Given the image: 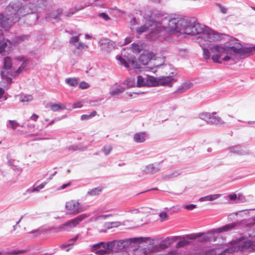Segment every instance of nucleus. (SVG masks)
Instances as JSON below:
<instances>
[{
    "label": "nucleus",
    "instance_id": "obj_44",
    "mask_svg": "<svg viewBox=\"0 0 255 255\" xmlns=\"http://www.w3.org/2000/svg\"><path fill=\"white\" fill-rule=\"evenodd\" d=\"M90 87V85L85 82H82L79 85V87L82 89H86Z\"/></svg>",
    "mask_w": 255,
    "mask_h": 255
},
{
    "label": "nucleus",
    "instance_id": "obj_8",
    "mask_svg": "<svg viewBox=\"0 0 255 255\" xmlns=\"http://www.w3.org/2000/svg\"><path fill=\"white\" fill-rule=\"evenodd\" d=\"M149 240V238H133L116 241V245L118 250H122L129 247L130 244L133 243H141L145 242L146 241Z\"/></svg>",
    "mask_w": 255,
    "mask_h": 255
},
{
    "label": "nucleus",
    "instance_id": "obj_16",
    "mask_svg": "<svg viewBox=\"0 0 255 255\" xmlns=\"http://www.w3.org/2000/svg\"><path fill=\"white\" fill-rule=\"evenodd\" d=\"M237 225L236 223H232L224 225L220 228L212 229L208 232L211 234H219L221 233L226 232L234 229Z\"/></svg>",
    "mask_w": 255,
    "mask_h": 255
},
{
    "label": "nucleus",
    "instance_id": "obj_21",
    "mask_svg": "<svg viewBox=\"0 0 255 255\" xmlns=\"http://www.w3.org/2000/svg\"><path fill=\"white\" fill-rule=\"evenodd\" d=\"M193 86L192 83L189 82H186L182 83L176 91V93H183L191 88Z\"/></svg>",
    "mask_w": 255,
    "mask_h": 255
},
{
    "label": "nucleus",
    "instance_id": "obj_38",
    "mask_svg": "<svg viewBox=\"0 0 255 255\" xmlns=\"http://www.w3.org/2000/svg\"><path fill=\"white\" fill-rule=\"evenodd\" d=\"M203 57L204 59L208 60L210 58V53L209 50L206 48H203Z\"/></svg>",
    "mask_w": 255,
    "mask_h": 255
},
{
    "label": "nucleus",
    "instance_id": "obj_34",
    "mask_svg": "<svg viewBox=\"0 0 255 255\" xmlns=\"http://www.w3.org/2000/svg\"><path fill=\"white\" fill-rule=\"evenodd\" d=\"M97 115V112L96 111H93L89 115H83L81 116V119L83 120H88L91 119L92 117H95Z\"/></svg>",
    "mask_w": 255,
    "mask_h": 255
},
{
    "label": "nucleus",
    "instance_id": "obj_53",
    "mask_svg": "<svg viewBox=\"0 0 255 255\" xmlns=\"http://www.w3.org/2000/svg\"><path fill=\"white\" fill-rule=\"evenodd\" d=\"M22 217H21L20 219L16 222V225L13 226L14 231L16 230V225L20 223V222L22 220Z\"/></svg>",
    "mask_w": 255,
    "mask_h": 255
},
{
    "label": "nucleus",
    "instance_id": "obj_31",
    "mask_svg": "<svg viewBox=\"0 0 255 255\" xmlns=\"http://www.w3.org/2000/svg\"><path fill=\"white\" fill-rule=\"evenodd\" d=\"M124 84L126 85L128 88L132 87L135 84V80L133 78H128L124 81Z\"/></svg>",
    "mask_w": 255,
    "mask_h": 255
},
{
    "label": "nucleus",
    "instance_id": "obj_36",
    "mask_svg": "<svg viewBox=\"0 0 255 255\" xmlns=\"http://www.w3.org/2000/svg\"><path fill=\"white\" fill-rule=\"evenodd\" d=\"M140 63H139V61L137 60H132L131 61V65L132 67L134 69H140L141 68V65Z\"/></svg>",
    "mask_w": 255,
    "mask_h": 255
},
{
    "label": "nucleus",
    "instance_id": "obj_13",
    "mask_svg": "<svg viewBox=\"0 0 255 255\" xmlns=\"http://www.w3.org/2000/svg\"><path fill=\"white\" fill-rule=\"evenodd\" d=\"M158 251L157 247H154L151 245H149L146 248L139 247L136 248L133 251L134 255H146L151 252H155Z\"/></svg>",
    "mask_w": 255,
    "mask_h": 255
},
{
    "label": "nucleus",
    "instance_id": "obj_7",
    "mask_svg": "<svg viewBox=\"0 0 255 255\" xmlns=\"http://www.w3.org/2000/svg\"><path fill=\"white\" fill-rule=\"evenodd\" d=\"M65 209L67 211V214L70 215H75L85 210L81 204L75 200L67 201L65 204Z\"/></svg>",
    "mask_w": 255,
    "mask_h": 255
},
{
    "label": "nucleus",
    "instance_id": "obj_11",
    "mask_svg": "<svg viewBox=\"0 0 255 255\" xmlns=\"http://www.w3.org/2000/svg\"><path fill=\"white\" fill-rule=\"evenodd\" d=\"M88 216L89 215L86 214L80 215L76 218L66 222L63 225V226L65 228L66 230H69L70 229L75 228L79 225L81 221L87 218Z\"/></svg>",
    "mask_w": 255,
    "mask_h": 255
},
{
    "label": "nucleus",
    "instance_id": "obj_10",
    "mask_svg": "<svg viewBox=\"0 0 255 255\" xmlns=\"http://www.w3.org/2000/svg\"><path fill=\"white\" fill-rule=\"evenodd\" d=\"M132 51V49L131 48H125L122 51V56H117V59L120 61L121 64L127 68L129 67L128 65V63L130 62L129 55Z\"/></svg>",
    "mask_w": 255,
    "mask_h": 255
},
{
    "label": "nucleus",
    "instance_id": "obj_63",
    "mask_svg": "<svg viewBox=\"0 0 255 255\" xmlns=\"http://www.w3.org/2000/svg\"><path fill=\"white\" fill-rule=\"evenodd\" d=\"M254 223L255 224V218L254 219Z\"/></svg>",
    "mask_w": 255,
    "mask_h": 255
},
{
    "label": "nucleus",
    "instance_id": "obj_3",
    "mask_svg": "<svg viewBox=\"0 0 255 255\" xmlns=\"http://www.w3.org/2000/svg\"><path fill=\"white\" fill-rule=\"evenodd\" d=\"M116 240L107 242H101L91 245L90 250L97 255H109L113 252Z\"/></svg>",
    "mask_w": 255,
    "mask_h": 255
},
{
    "label": "nucleus",
    "instance_id": "obj_50",
    "mask_svg": "<svg viewBox=\"0 0 255 255\" xmlns=\"http://www.w3.org/2000/svg\"><path fill=\"white\" fill-rule=\"evenodd\" d=\"M229 198L231 200H234L237 198V196L236 194H230Z\"/></svg>",
    "mask_w": 255,
    "mask_h": 255
},
{
    "label": "nucleus",
    "instance_id": "obj_4",
    "mask_svg": "<svg viewBox=\"0 0 255 255\" xmlns=\"http://www.w3.org/2000/svg\"><path fill=\"white\" fill-rule=\"evenodd\" d=\"M255 242L247 240L244 242L241 241H234L231 243V246L225 250V253H232L239 251H242L245 250H254V246Z\"/></svg>",
    "mask_w": 255,
    "mask_h": 255
},
{
    "label": "nucleus",
    "instance_id": "obj_12",
    "mask_svg": "<svg viewBox=\"0 0 255 255\" xmlns=\"http://www.w3.org/2000/svg\"><path fill=\"white\" fill-rule=\"evenodd\" d=\"M150 22L149 33L151 34H156L158 33L164 29L162 23L153 18H150L148 20Z\"/></svg>",
    "mask_w": 255,
    "mask_h": 255
},
{
    "label": "nucleus",
    "instance_id": "obj_26",
    "mask_svg": "<svg viewBox=\"0 0 255 255\" xmlns=\"http://www.w3.org/2000/svg\"><path fill=\"white\" fill-rule=\"evenodd\" d=\"M146 136L145 132L137 133L134 134L133 139L136 142H142L145 140Z\"/></svg>",
    "mask_w": 255,
    "mask_h": 255
},
{
    "label": "nucleus",
    "instance_id": "obj_47",
    "mask_svg": "<svg viewBox=\"0 0 255 255\" xmlns=\"http://www.w3.org/2000/svg\"><path fill=\"white\" fill-rule=\"evenodd\" d=\"M219 6L220 8V10L222 13H223L224 14L226 13V12L227 11V9L226 8V7H225L224 6H223L221 4H219Z\"/></svg>",
    "mask_w": 255,
    "mask_h": 255
},
{
    "label": "nucleus",
    "instance_id": "obj_37",
    "mask_svg": "<svg viewBox=\"0 0 255 255\" xmlns=\"http://www.w3.org/2000/svg\"><path fill=\"white\" fill-rule=\"evenodd\" d=\"M159 216L160 217V220L162 222L164 221H166V220H168V216L167 213L164 212H161L159 214Z\"/></svg>",
    "mask_w": 255,
    "mask_h": 255
},
{
    "label": "nucleus",
    "instance_id": "obj_56",
    "mask_svg": "<svg viewBox=\"0 0 255 255\" xmlns=\"http://www.w3.org/2000/svg\"><path fill=\"white\" fill-rule=\"evenodd\" d=\"M0 45L5 49L7 46V43L6 42H3Z\"/></svg>",
    "mask_w": 255,
    "mask_h": 255
},
{
    "label": "nucleus",
    "instance_id": "obj_41",
    "mask_svg": "<svg viewBox=\"0 0 255 255\" xmlns=\"http://www.w3.org/2000/svg\"><path fill=\"white\" fill-rule=\"evenodd\" d=\"M112 147L110 145H106L104 146L103 149V152L106 155H108L112 150Z\"/></svg>",
    "mask_w": 255,
    "mask_h": 255
},
{
    "label": "nucleus",
    "instance_id": "obj_9",
    "mask_svg": "<svg viewBox=\"0 0 255 255\" xmlns=\"http://www.w3.org/2000/svg\"><path fill=\"white\" fill-rule=\"evenodd\" d=\"M199 117L201 120L213 124L220 126L224 124L222 119L215 112L203 113L200 114Z\"/></svg>",
    "mask_w": 255,
    "mask_h": 255
},
{
    "label": "nucleus",
    "instance_id": "obj_22",
    "mask_svg": "<svg viewBox=\"0 0 255 255\" xmlns=\"http://www.w3.org/2000/svg\"><path fill=\"white\" fill-rule=\"evenodd\" d=\"M103 190V187L99 186L90 190L87 192V194L91 197L97 196L100 195Z\"/></svg>",
    "mask_w": 255,
    "mask_h": 255
},
{
    "label": "nucleus",
    "instance_id": "obj_14",
    "mask_svg": "<svg viewBox=\"0 0 255 255\" xmlns=\"http://www.w3.org/2000/svg\"><path fill=\"white\" fill-rule=\"evenodd\" d=\"M139 63L143 65H148L149 63L152 64L154 67H158L160 64L155 63V59H152L151 54L149 53H143L140 55L138 58Z\"/></svg>",
    "mask_w": 255,
    "mask_h": 255
},
{
    "label": "nucleus",
    "instance_id": "obj_17",
    "mask_svg": "<svg viewBox=\"0 0 255 255\" xmlns=\"http://www.w3.org/2000/svg\"><path fill=\"white\" fill-rule=\"evenodd\" d=\"M12 66L11 59L9 57L4 58L3 60V70L1 71V74L2 79H5L7 76V72L6 70H8L11 69Z\"/></svg>",
    "mask_w": 255,
    "mask_h": 255
},
{
    "label": "nucleus",
    "instance_id": "obj_18",
    "mask_svg": "<svg viewBox=\"0 0 255 255\" xmlns=\"http://www.w3.org/2000/svg\"><path fill=\"white\" fill-rule=\"evenodd\" d=\"M101 48L106 51H110L114 47L112 41L108 38L101 39L99 42Z\"/></svg>",
    "mask_w": 255,
    "mask_h": 255
},
{
    "label": "nucleus",
    "instance_id": "obj_23",
    "mask_svg": "<svg viewBox=\"0 0 255 255\" xmlns=\"http://www.w3.org/2000/svg\"><path fill=\"white\" fill-rule=\"evenodd\" d=\"M173 241V239L167 237L160 242L159 248L161 249H167L170 246Z\"/></svg>",
    "mask_w": 255,
    "mask_h": 255
},
{
    "label": "nucleus",
    "instance_id": "obj_62",
    "mask_svg": "<svg viewBox=\"0 0 255 255\" xmlns=\"http://www.w3.org/2000/svg\"><path fill=\"white\" fill-rule=\"evenodd\" d=\"M213 253H214V251H212V252H211V254L212 255H213Z\"/></svg>",
    "mask_w": 255,
    "mask_h": 255
},
{
    "label": "nucleus",
    "instance_id": "obj_15",
    "mask_svg": "<svg viewBox=\"0 0 255 255\" xmlns=\"http://www.w3.org/2000/svg\"><path fill=\"white\" fill-rule=\"evenodd\" d=\"M175 73L172 72L168 73V75L166 76H162L161 78H158V82L159 85L171 87L172 83L175 81L173 78Z\"/></svg>",
    "mask_w": 255,
    "mask_h": 255
},
{
    "label": "nucleus",
    "instance_id": "obj_55",
    "mask_svg": "<svg viewBox=\"0 0 255 255\" xmlns=\"http://www.w3.org/2000/svg\"><path fill=\"white\" fill-rule=\"evenodd\" d=\"M0 45L5 49L7 46V43L6 42H3Z\"/></svg>",
    "mask_w": 255,
    "mask_h": 255
},
{
    "label": "nucleus",
    "instance_id": "obj_57",
    "mask_svg": "<svg viewBox=\"0 0 255 255\" xmlns=\"http://www.w3.org/2000/svg\"><path fill=\"white\" fill-rule=\"evenodd\" d=\"M75 11H70L69 12H68L67 14V16H70L72 15H73Z\"/></svg>",
    "mask_w": 255,
    "mask_h": 255
},
{
    "label": "nucleus",
    "instance_id": "obj_32",
    "mask_svg": "<svg viewBox=\"0 0 255 255\" xmlns=\"http://www.w3.org/2000/svg\"><path fill=\"white\" fill-rule=\"evenodd\" d=\"M158 168H156L153 164L148 165L143 170L145 173H150L154 170H157Z\"/></svg>",
    "mask_w": 255,
    "mask_h": 255
},
{
    "label": "nucleus",
    "instance_id": "obj_61",
    "mask_svg": "<svg viewBox=\"0 0 255 255\" xmlns=\"http://www.w3.org/2000/svg\"><path fill=\"white\" fill-rule=\"evenodd\" d=\"M77 237H75V239H74V241H76L77 239Z\"/></svg>",
    "mask_w": 255,
    "mask_h": 255
},
{
    "label": "nucleus",
    "instance_id": "obj_52",
    "mask_svg": "<svg viewBox=\"0 0 255 255\" xmlns=\"http://www.w3.org/2000/svg\"><path fill=\"white\" fill-rule=\"evenodd\" d=\"M26 36H23L18 37H17V40H18V41H22V40H23L24 39H25V38H26Z\"/></svg>",
    "mask_w": 255,
    "mask_h": 255
},
{
    "label": "nucleus",
    "instance_id": "obj_46",
    "mask_svg": "<svg viewBox=\"0 0 255 255\" xmlns=\"http://www.w3.org/2000/svg\"><path fill=\"white\" fill-rule=\"evenodd\" d=\"M196 207L195 204H190L188 205H184V208L187 210H192Z\"/></svg>",
    "mask_w": 255,
    "mask_h": 255
},
{
    "label": "nucleus",
    "instance_id": "obj_48",
    "mask_svg": "<svg viewBox=\"0 0 255 255\" xmlns=\"http://www.w3.org/2000/svg\"><path fill=\"white\" fill-rule=\"evenodd\" d=\"M71 185V182H68L66 184H64L63 185H62L61 186H60L59 188H58V190H62V189H64L65 188H66V187L69 186L70 185Z\"/></svg>",
    "mask_w": 255,
    "mask_h": 255
},
{
    "label": "nucleus",
    "instance_id": "obj_5",
    "mask_svg": "<svg viewBox=\"0 0 255 255\" xmlns=\"http://www.w3.org/2000/svg\"><path fill=\"white\" fill-rule=\"evenodd\" d=\"M185 22L183 28V33L189 35H196L200 34L203 31V28L201 25L197 22L195 18L192 17L188 19H185Z\"/></svg>",
    "mask_w": 255,
    "mask_h": 255
},
{
    "label": "nucleus",
    "instance_id": "obj_20",
    "mask_svg": "<svg viewBox=\"0 0 255 255\" xmlns=\"http://www.w3.org/2000/svg\"><path fill=\"white\" fill-rule=\"evenodd\" d=\"M79 35L78 36H73L70 40V43L75 46L77 49H83L87 47V46L83 43L79 42Z\"/></svg>",
    "mask_w": 255,
    "mask_h": 255
},
{
    "label": "nucleus",
    "instance_id": "obj_27",
    "mask_svg": "<svg viewBox=\"0 0 255 255\" xmlns=\"http://www.w3.org/2000/svg\"><path fill=\"white\" fill-rule=\"evenodd\" d=\"M50 108L54 112H57L60 110H64L66 109V106L60 103L52 104L50 106Z\"/></svg>",
    "mask_w": 255,
    "mask_h": 255
},
{
    "label": "nucleus",
    "instance_id": "obj_28",
    "mask_svg": "<svg viewBox=\"0 0 255 255\" xmlns=\"http://www.w3.org/2000/svg\"><path fill=\"white\" fill-rule=\"evenodd\" d=\"M221 196L220 194H214V195H210L205 197H203L200 198L199 200L201 202L203 201H212L214 200H216L219 198Z\"/></svg>",
    "mask_w": 255,
    "mask_h": 255
},
{
    "label": "nucleus",
    "instance_id": "obj_49",
    "mask_svg": "<svg viewBox=\"0 0 255 255\" xmlns=\"http://www.w3.org/2000/svg\"><path fill=\"white\" fill-rule=\"evenodd\" d=\"M209 239H210V238L209 237H208L206 235H203L201 237L200 240L202 241H208L209 240Z\"/></svg>",
    "mask_w": 255,
    "mask_h": 255
},
{
    "label": "nucleus",
    "instance_id": "obj_42",
    "mask_svg": "<svg viewBox=\"0 0 255 255\" xmlns=\"http://www.w3.org/2000/svg\"><path fill=\"white\" fill-rule=\"evenodd\" d=\"M46 184H47V182H44L41 183L40 185L34 188L32 190V191H38L39 190L43 188Z\"/></svg>",
    "mask_w": 255,
    "mask_h": 255
},
{
    "label": "nucleus",
    "instance_id": "obj_1",
    "mask_svg": "<svg viewBox=\"0 0 255 255\" xmlns=\"http://www.w3.org/2000/svg\"><path fill=\"white\" fill-rule=\"evenodd\" d=\"M212 53V59L214 62L221 63L222 60L228 61L230 60L236 62L243 56H248L254 51L255 47L243 48L240 43L236 46H223L221 45H212L210 47Z\"/></svg>",
    "mask_w": 255,
    "mask_h": 255
},
{
    "label": "nucleus",
    "instance_id": "obj_60",
    "mask_svg": "<svg viewBox=\"0 0 255 255\" xmlns=\"http://www.w3.org/2000/svg\"><path fill=\"white\" fill-rule=\"evenodd\" d=\"M7 81H9L10 83H11V78H7Z\"/></svg>",
    "mask_w": 255,
    "mask_h": 255
},
{
    "label": "nucleus",
    "instance_id": "obj_33",
    "mask_svg": "<svg viewBox=\"0 0 255 255\" xmlns=\"http://www.w3.org/2000/svg\"><path fill=\"white\" fill-rule=\"evenodd\" d=\"M66 82L71 86L75 87L78 85V81L74 78H68L66 79Z\"/></svg>",
    "mask_w": 255,
    "mask_h": 255
},
{
    "label": "nucleus",
    "instance_id": "obj_59",
    "mask_svg": "<svg viewBox=\"0 0 255 255\" xmlns=\"http://www.w3.org/2000/svg\"><path fill=\"white\" fill-rule=\"evenodd\" d=\"M57 11H58V13L59 14H61V13H62V9H58L57 10Z\"/></svg>",
    "mask_w": 255,
    "mask_h": 255
},
{
    "label": "nucleus",
    "instance_id": "obj_45",
    "mask_svg": "<svg viewBox=\"0 0 255 255\" xmlns=\"http://www.w3.org/2000/svg\"><path fill=\"white\" fill-rule=\"evenodd\" d=\"M200 237H201L200 235H199L198 234H194L188 235L186 236L187 238L188 239H190V240L195 239Z\"/></svg>",
    "mask_w": 255,
    "mask_h": 255
},
{
    "label": "nucleus",
    "instance_id": "obj_29",
    "mask_svg": "<svg viewBox=\"0 0 255 255\" xmlns=\"http://www.w3.org/2000/svg\"><path fill=\"white\" fill-rule=\"evenodd\" d=\"M147 76L143 77L141 75H138L137 78V85L138 87L147 86L146 85Z\"/></svg>",
    "mask_w": 255,
    "mask_h": 255
},
{
    "label": "nucleus",
    "instance_id": "obj_30",
    "mask_svg": "<svg viewBox=\"0 0 255 255\" xmlns=\"http://www.w3.org/2000/svg\"><path fill=\"white\" fill-rule=\"evenodd\" d=\"M125 89L120 86H117L115 89H113L110 91V94L111 95H116L120 93H122L124 91Z\"/></svg>",
    "mask_w": 255,
    "mask_h": 255
},
{
    "label": "nucleus",
    "instance_id": "obj_24",
    "mask_svg": "<svg viewBox=\"0 0 255 255\" xmlns=\"http://www.w3.org/2000/svg\"><path fill=\"white\" fill-rule=\"evenodd\" d=\"M150 22L147 20L146 23L136 29V31L138 34H141L143 32H148L149 33Z\"/></svg>",
    "mask_w": 255,
    "mask_h": 255
},
{
    "label": "nucleus",
    "instance_id": "obj_6",
    "mask_svg": "<svg viewBox=\"0 0 255 255\" xmlns=\"http://www.w3.org/2000/svg\"><path fill=\"white\" fill-rule=\"evenodd\" d=\"M185 22V19L181 18H173L169 20L168 28L170 31L173 33H183V28Z\"/></svg>",
    "mask_w": 255,
    "mask_h": 255
},
{
    "label": "nucleus",
    "instance_id": "obj_19",
    "mask_svg": "<svg viewBox=\"0 0 255 255\" xmlns=\"http://www.w3.org/2000/svg\"><path fill=\"white\" fill-rule=\"evenodd\" d=\"M17 60L19 61H23V63L18 68L17 70L11 73V75L13 77H16L18 75H19L21 72L25 70L26 67V64L28 62L27 59H24L23 58H18Z\"/></svg>",
    "mask_w": 255,
    "mask_h": 255
},
{
    "label": "nucleus",
    "instance_id": "obj_2",
    "mask_svg": "<svg viewBox=\"0 0 255 255\" xmlns=\"http://www.w3.org/2000/svg\"><path fill=\"white\" fill-rule=\"evenodd\" d=\"M22 4L20 2L9 4L6 7L7 18L0 13V25L5 30L9 29L14 23L17 21L19 15L22 14Z\"/></svg>",
    "mask_w": 255,
    "mask_h": 255
},
{
    "label": "nucleus",
    "instance_id": "obj_54",
    "mask_svg": "<svg viewBox=\"0 0 255 255\" xmlns=\"http://www.w3.org/2000/svg\"><path fill=\"white\" fill-rule=\"evenodd\" d=\"M3 94H4L3 89L0 88V99L2 97Z\"/></svg>",
    "mask_w": 255,
    "mask_h": 255
},
{
    "label": "nucleus",
    "instance_id": "obj_39",
    "mask_svg": "<svg viewBox=\"0 0 255 255\" xmlns=\"http://www.w3.org/2000/svg\"><path fill=\"white\" fill-rule=\"evenodd\" d=\"M25 253L24 251H17L7 252L4 253L5 255H16Z\"/></svg>",
    "mask_w": 255,
    "mask_h": 255
},
{
    "label": "nucleus",
    "instance_id": "obj_25",
    "mask_svg": "<svg viewBox=\"0 0 255 255\" xmlns=\"http://www.w3.org/2000/svg\"><path fill=\"white\" fill-rule=\"evenodd\" d=\"M146 85L147 87L155 86L159 85L158 79L155 78L153 76H147Z\"/></svg>",
    "mask_w": 255,
    "mask_h": 255
},
{
    "label": "nucleus",
    "instance_id": "obj_51",
    "mask_svg": "<svg viewBox=\"0 0 255 255\" xmlns=\"http://www.w3.org/2000/svg\"><path fill=\"white\" fill-rule=\"evenodd\" d=\"M38 118V116L36 114H33L30 117L31 120L34 121H36Z\"/></svg>",
    "mask_w": 255,
    "mask_h": 255
},
{
    "label": "nucleus",
    "instance_id": "obj_43",
    "mask_svg": "<svg viewBox=\"0 0 255 255\" xmlns=\"http://www.w3.org/2000/svg\"><path fill=\"white\" fill-rule=\"evenodd\" d=\"M98 15L99 17L103 18L104 20L106 21L109 20L111 19L109 15L107 13L104 12L100 13L98 14Z\"/></svg>",
    "mask_w": 255,
    "mask_h": 255
},
{
    "label": "nucleus",
    "instance_id": "obj_35",
    "mask_svg": "<svg viewBox=\"0 0 255 255\" xmlns=\"http://www.w3.org/2000/svg\"><path fill=\"white\" fill-rule=\"evenodd\" d=\"M9 126L13 129H16V128L19 126V124L14 120H9L8 121Z\"/></svg>",
    "mask_w": 255,
    "mask_h": 255
},
{
    "label": "nucleus",
    "instance_id": "obj_40",
    "mask_svg": "<svg viewBox=\"0 0 255 255\" xmlns=\"http://www.w3.org/2000/svg\"><path fill=\"white\" fill-rule=\"evenodd\" d=\"M188 242L185 240H182L178 242L176 245V247L177 248H181L184 247V246L188 245Z\"/></svg>",
    "mask_w": 255,
    "mask_h": 255
},
{
    "label": "nucleus",
    "instance_id": "obj_58",
    "mask_svg": "<svg viewBox=\"0 0 255 255\" xmlns=\"http://www.w3.org/2000/svg\"><path fill=\"white\" fill-rule=\"evenodd\" d=\"M82 106L81 105L78 104V105H77L76 104H74L73 106V107L74 108H81V107H82Z\"/></svg>",
    "mask_w": 255,
    "mask_h": 255
},
{
    "label": "nucleus",
    "instance_id": "obj_64",
    "mask_svg": "<svg viewBox=\"0 0 255 255\" xmlns=\"http://www.w3.org/2000/svg\"><path fill=\"white\" fill-rule=\"evenodd\" d=\"M2 255V253L0 252V255Z\"/></svg>",
    "mask_w": 255,
    "mask_h": 255
}]
</instances>
